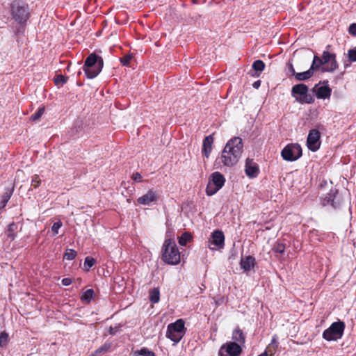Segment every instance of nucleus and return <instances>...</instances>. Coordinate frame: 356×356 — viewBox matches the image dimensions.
Returning <instances> with one entry per match:
<instances>
[{
    "instance_id": "4468645a",
    "label": "nucleus",
    "mask_w": 356,
    "mask_h": 356,
    "mask_svg": "<svg viewBox=\"0 0 356 356\" xmlns=\"http://www.w3.org/2000/svg\"><path fill=\"white\" fill-rule=\"evenodd\" d=\"M321 133L318 129H313L309 132L307 138V145L312 152H316L321 145Z\"/></svg>"
},
{
    "instance_id": "ea45409f",
    "label": "nucleus",
    "mask_w": 356,
    "mask_h": 356,
    "mask_svg": "<svg viewBox=\"0 0 356 356\" xmlns=\"http://www.w3.org/2000/svg\"><path fill=\"white\" fill-rule=\"evenodd\" d=\"M275 252L282 254L285 250V245L283 243H277L273 249Z\"/></svg>"
},
{
    "instance_id": "9d476101",
    "label": "nucleus",
    "mask_w": 356,
    "mask_h": 356,
    "mask_svg": "<svg viewBox=\"0 0 356 356\" xmlns=\"http://www.w3.org/2000/svg\"><path fill=\"white\" fill-rule=\"evenodd\" d=\"M281 155L285 161H294L302 156V148L298 143L289 144L282 150Z\"/></svg>"
},
{
    "instance_id": "a211bd4d",
    "label": "nucleus",
    "mask_w": 356,
    "mask_h": 356,
    "mask_svg": "<svg viewBox=\"0 0 356 356\" xmlns=\"http://www.w3.org/2000/svg\"><path fill=\"white\" fill-rule=\"evenodd\" d=\"M85 124L83 120L78 119L76 120L73 124L72 128L69 131L70 136L75 139L76 138H79L83 134Z\"/></svg>"
},
{
    "instance_id": "393cba45",
    "label": "nucleus",
    "mask_w": 356,
    "mask_h": 356,
    "mask_svg": "<svg viewBox=\"0 0 356 356\" xmlns=\"http://www.w3.org/2000/svg\"><path fill=\"white\" fill-rule=\"evenodd\" d=\"M17 225L15 222L9 224L7 229V238L11 241H14L17 237L16 229Z\"/></svg>"
},
{
    "instance_id": "2f4dec72",
    "label": "nucleus",
    "mask_w": 356,
    "mask_h": 356,
    "mask_svg": "<svg viewBox=\"0 0 356 356\" xmlns=\"http://www.w3.org/2000/svg\"><path fill=\"white\" fill-rule=\"evenodd\" d=\"M95 259L92 257H86L84 261V267L86 271H89L95 264Z\"/></svg>"
},
{
    "instance_id": "0eeeda50",
    "label": "nucleus",
    "mask_w": 356,
    "mask_h": 356,
    "mask_svg": "<svg viewBox=\"0 0 356 356\" xmlns=\"http://www.w3.org/2000/svg\"><path fill=\"white\" fill-rule=\"evenodd\" d=\"M185 323L181 318L170 323L167 327L166 337L175 343H179L185 333Z\"/></svg>"
},
{
    "instance_id": "79ce46f5",
    "label": "nucleus",
    "mask_w": 356,
    "mask_h": 356,
    "mask_svg": "<svg viewBox=\"0 0 356 356\" xmlns=\"http://www.w3.org/2000/svg\"><path fill=\"white\" fill-rule=\"evenodd\" d=\"M348 32L350 35H356V23H353L349 26Z\"/></svg>"
},
{
    "instance_id": "c756f323",
    "label": "nucleus",
    "mask_w": 356,
    "mask_h": 356,
    "mask_svg": "<svg viewBox=\"0 0 356 356\" xmlns=\"http://www.w3.org/2000/svg\"><path fill=\"white\" fill-rule=\"evenodd\" d=\"M135 356H156L155 353L149 350L147 348H142L140 350H137L134 352Z\"/></svg>"
},
{
    "instance_id": "a878e982",
    "label": "nucleus",
    "mask_w": 356,
    "mask_h": 356,
    "mask_svg": "<svg viewBox=\"0 0 356 356\" xmlns=\"http://www.w3.org/2000/svg\"><path fill=\"white\" fill-rule=\"evenodd\" d=\"M192 239V234L188 232H185L178 238V242L180 245L185 246L188 243L191 242Z\"/></svg>"
},
{
    "instance_id": "9b49d317",
    "label": "nucleus",
    "mask_w": 356,
    "mask_h": 356,
    "mask_svg": "<svg viewBox=\"0 0 356 356\" xmlns=\"http://www.w3.org/2000/svg\"><path fill=\"white\" fill-rule=\"evenodd\" d=\"M243 352L242 347L236 342H226L222 344L218 353V356H240Z\"/></svg>"
},
{
    "instance_id": "f3484780",
    "label": "nucleus",
    "mask_w": 356,
    "mask_h": 356,
    "mask_svg": "<svg viewBox=\"0 0 356 356\" xmlns=\"http://www.w3.org/2000/svg\"><path fill=\"white\" fill-rule=\"evenodd\" d=\"M245 172L249 178H255L259 173V165L253 159L248 158L245 161Z\"/></svg>"
},
{
    "instance_id": "49530a36",
    "label": "nucleus",
    "mask_w": 356,
    "mask_h": 356,
    "mask_svg": "<svg viewBox=\"0 0 356 356\" xmlns=\"http://www.w3.org/2000/svg\"><path fill=\"white\" fill-rule=\"evenodd\" d=\"M261 86V81L260 80H258V81H256L253 83L252 84V86L253 88H256V89H258Z\"/></svg>"
},
{
    "instance_id": "ddd939ff",
    "label": "nucleus",
    "mask_w": 356,
    "mask_h": 356,
    "mask_svg": "<svg viewBox=\"0 0 356 356\" xmlns=\"http://www.w3.org/2000/svg\"><path fill=\"white\" fill-rule=\"evenodd\" d=\"M209 248L211 250H220L225 246V235L221 230L213 231L209 239Z\"/></svg>"
},
{
    "instance_id": "4be33fe9",
    "label": "nucleus",
    "mask_w": 356,
    "mask_h": 356,
    "mask_svg": "<svg viewBox=\"0 0 356 356\" xmlns=\"http://www.w3.org/2000/svg\"><path fill=\"white\" fill-rule=\"evenodd\" d=\"M279 347L278 337L276 334L273 336L270 343L267 346L265 351H268L269 356H274Z\"/></svg>"
},
{
    "instance_id": "7c9ffc66",
    "label": "nucleus",
    "mask_w": 356,
    "mask_h": 356,
    "mask_svg": "<svg viewBox=\"0 0 356 356\" xmlns=\"http://www.w3.org/2000/svg\"><path fill=\"white\" fill-rule=\"evenodd\" d=\"M67 80H68V77L66 76H64L63 74L56 75L55 77L54 78V83L57 86H63V84L67 83Z\"/></svg>"
},
{
    "instance_id": "a18cd8bd",
    "label": "nucleus",
    "mask_w": 356,
    "mask_h": 356,
    "mask_svg": "<svg viewBox=\"0 0 356 356\" xmlns=\"http://www.w3.org/2000/svg\"><path fill=\"white\" fill-rule=\"evenodd\" d=\"M63 285L64 286H69L72 284V280L71 278H68V277H66V278H63L61 281Z\"/></svg>"
},
{
    "instance_id": "bb28decb",
    "label": "nucleus",
    "mask_w": 356,
    "mask_h": 356,
    "mask_svg": "<svg viewBox=\"0 0 356 356\" xmlns=\"http://www.w3.org/2000/svg\"><path fill=\"white\" fill-rule=\"evenodd\" d=\"M95 295L93 289H87L81 296V300L83 302L88 304L91 302Z\"/></svg>"
},
{
    "instance_id": "8fccbe9b",
    "label": "nucleus",
    "mask_w": 356,
    "mask_h": 356,
    "mask_svg": "<svg viewBox=\"0 0 356 356\" xmlns=\"http://www.w3.org/2000/svg\"><path fill=\"white\" fill-rule=\"evenodd\" d=\"M81 74V71H79V72H78V74L79 75V74Z\"/></svg>"
},
{
    "instance_id": "dca6fc26",
    "label": "nucleus",
    "mask_w": 356,
    "mask_h": 356,
    "mask_svg": "<svg viewBox=\"0 0 356 356\" xmlns=\"http://www.w3.org/2000/svg\"><path fill=\"white\" fill-rule=\"evenodd\" d=\"M323 86H318V84H316L312 89V92L315 93L318 99H327L330 98L332 93V89L328 86V81H324L323 82Z\"/></svg>"
},
{
    "instance_id": "f03ea898",
    "label": "nucleus",
    "mask_w": 356,
    "mask_h": 356,
    "mask_svg": "<svg viewBox=\"0 0 356 356\" xmlns=\"http://www.w3.org/2000/svg\"><path fill=\"white\" fill-rule=\"evenodd\" d=\"M243 151L242 139L235 136L229 139L221 152V156L216 160V163H222L224 166L232 168L239 161Z\"/></svg>"
},
{
    "instance_id": "f257e3e1",
    "label": "nucleus",
    "mask_w": 356,
    "mask_h": 356,
    "mask_svg": "<svg viewBox=\"0 0 356 356\" xmlns=\"http://www.w3.org/2000/svg\"><path fill=\"white\" fill-rule=\"evenodd\" d=\"M331 45L328 44L323 51L321 57L314 55L310 68L303 72H296L295 78L296 81H303L313 76L315 72L321 70L322 72H333L339 67L337 61V56L331 52Z\"/></svg>"
},
{
    "instance_id": "7ed1b4c3",
    "label": "nucleus",
    "mask_w": 356,
    "mask_h": 356,
    "mask_svg": "<svg viewBox=\"0 0 356 356\" xmlns=\"http://www.w3.org/2000/svg\"><path fill=\"white\" fill-rule=\"evenodd\" d=\"M9 13L11 19L16 23L13 31L15 35L18 36L23 34L31 17L29 5L21 0H15L10 5Z\"/></svg>"
},
{
    "instance_id": "a19ab883",
    "label": "nucleus",
    "mask_w": 356,
    "mask_h": 356,
    "mask_svg": "<svg viewBox=\"0 0 356 356\" xmlns=\"http://www.w3.org/2000/svg\"><path fill=\"white\" fill-rule=\"evenodd\" d=\"M120 325L115 326V327L110 326L108 328V334L112 336L115 335L116 332L120 330Z\"/></svg>"
},
{
    "instance_id": "c9c22d12",
    "label": "nucleus",
    "mask_w": 356,
    "mask_h": 356,
    "mask_svg": "<svg viewBox=\"0 0 356 356\" xmlns=\"http://www.w3.org/2000/svg\"><path fill=\"white\" fill-rule=\"evenodd\" d=\"M44 108H40L34 114H33L31 117V119L33 121L38 120L44 113Z\"/></svg>"
},
{
    "instance_id": "39448f33",
    "label": "nucleus",
    "mask_w": 356,
    "mask_h": 356,
    "mask_svg": "<svg viewBox=\"0 0 356 356\" xmlns=\"http://www.w3.org/2000/svg\"><path fill=\"white\" fill-rule=\"evenodd\" d=\"M103 67V58L95 53H92L86 58L82 70L86 77L92 79L99 75Z\"/></svg>"
},
{
    "instance_id": "58836bf2",
    "label": "nucleus",
    "mask_w": 356,
    "mask_h": 356,
    "mask_svg": "<svg viewBox=\"0 0 356 356\" xmlns=\"http://www.w3.org/2000/svg\"><path fill=\"white\" fill-rule=\"evenodd\" d=\"M63 222L60 220H58L57 222H55L52 227L51 230L54 233L55 235L58 234L59 229L62 227Z\"/></svg>"
},
{
    "instance_id": "423d86ee",
    "label": "nucleus",
    "mask_w": 356,
    "mask_h": 356,
    "mask_svg": "<svg viewBox=\"0 0 356 356\" xmlns=\"http://www.w3.org/2000/svg\"><path fill=\"white\" fill-rule=\"evenodd\" d=\"M308 87L304 83H298L292 87L291 95L301 104H312L314 102V96L308 92Z\"/></svg>"
},
{
    "instance_id": "aec40b11",
    "label": "nucleus",
    "mask_w": 356,
    "mask_h": 356,
    "mask_svg": "<svg viewBox=\"0 0 356 356\" xmlns=\"http://www.w3.org/2000/svg\"><path fill=\"white\" fill-rule=\"evenodd\" d=\"M214 138L213 135L206 136L202 143V154L206 158H208L212 151V145L213 143Z\"/></svg>"
},
{
    "instance_id": "72a5a7b5",
    "label": "nucleus",
    "mask_w": 356,
    "mask_h": 356,
    "mask_svg": "<svg viewBox=\"0 0 356 356\" xmlns=\"http://www.w3.org/2000/svg\"><path fill=\"white\" fill-rule=\"evenodd\" d=\"M77 255V252L73 249H67L64 254V259L73 260Z\"/></svg>"
},
{
    "instance_id": "09e8293b",
    "label": "nucleus",
    "mask_w": 356,
    "mask_h": 356,
    "mask_svg": "<svg viewBox=\"0 0 356 356\" xmlns=\"http://www.w3.org/2000/svg\"><path fill=\"white\" fill-rule=\"evenodd\" d=\"M77 85H78V86H81L83 85V83H79V82H78V83H77Z\"/></svg>"
},
{
    "instance_id": "c85d7f7f",
    "label": "nucleus",
    "mask_w": 356,
    "mask_h": 356,
    "mask_svg": "<svg viewBox=\"0 0 356 356\" xmlns=\"http://www.w3.org/2000/svg\"><path fill=\"white\" fill-rule=\"evenodd\" d=\"M111 347V343H105L102 346H100L99 348H97L94 353H92V356H98L102 354H104L107 353Z\"/></svg>"
},
{
    "instance_id": "2eb2a0df",
    "label": "nucleus",
    "mask_w": 356,
    "mask_h": 356,
    "mask_svg": "<svg viewBox=\"0 0 356 356\" xmlns=\"http://www.w3.org/2000/svg\"><path fill=\"white\" fill-rule=\"evenodd\" d=\"M159 195L157 192L154 189H149L147 193L137 199V202L139 204L149 206L152 203H155L158 201Z\"/></svg>"
},
{
    "instance_id": "412c9836",
    "label": "nucleus",
    "mask_w": 356,
    "mask_h": 356,
    "mask_svg": "<svg viewBox=\"0 0 356 356\" xmlns=\"http://www.w3.org/2000/svg\"><path fill=\"white\" fill-rule=\"evenodd\" d=\"M232 341L236 342L239 344L241 346H243L245 343V336L242 330H241L238 327H237L235 330H234L232 335Z\"/></svg>"
},
{
    "instance_id": "c03bdc74",
    "label": "nucleus",
    "mask_w": 356,
    "mask_h": 356,
    "mask_svg": "<svg viewBox=\"0 0 356 356\" xmlns=\"http://www.w3.org/2000/svg\"><path fill=\"white\" fill-rule=\"evenodd\" d=\"M287 65H288L289 70V72H290V73H291V74H290L289 76V77H290L291 76H295V75H296V72L295 71V69H294V67H293V64H292V63H289L287 64Z\"/></svg>"
},
{
    "instance_id": "20e7f679",
    "label": "nucleus",
    "mask_w": 356,
    "mask_h": 356,
    "mask_svg": "<svg viewBox=\"0 0 356 356\" xmlns=\"http://www.w3.org/2000/svg\"><path fill=\"white\" fill-rule=\"evenodd\" d=\"M161 258L169 265H177L180 262V252L173 239L165 238L161 248Z\"/></svg>"
},
{
    "instance_id": "4c0bfd02",
    "label": "nucleus",
    "mask_w": 356,
    "mask_h": 356,
    "mask_svg": "<svg viewBox=\"0 0 356 356\" xmlns=\"http://www.w3.org/2000/svg\"><path fill=\"white\" fill-rule=\"evenodd\" d=\"M41 183V179H40L39 175H35L32 177L31 180V186H33L35 188H38Z\"/></svg>"
},
{
    "instance_id": "6ab92c4d",
    "label": "nucleus",
    "mask_w": 356,
    "mask_h": 356,
    "mask_svg": "<svg viewBox=\"0 0 356 356\" xmlns=\"http://www.w3.org/2000/svg\"><path fill=\"white\" fill-rule=\"evenodd\" d=\"M255 265L256 261L253 256L249 255L241 259L240 266L245 273L250 271Z\"/></svg>"
},
{
    "instance_id": "cd10ccee",
    "label": "nucleus",
    "mask_w": 356,
    "mask_h": 356,
    "mask_svg": "<svg viewBox=\"0 0 356 356\" xmlns=\"http://www.w3.org/2000/svg\"><path fill=\"white\" fill-rule=\"evenodd\" d=\"M160 300V291L158 288H154L149 291V300L152 303H157Z\"/></svg>"
},
{
    "instance_id": "1a4fd4ad",
    "label": "nucleus",
    "mask_w": 356,
    "mask_h": 356,
    "mask_svg": "<svg viewBox=\"0 0 356 356\" xmlns=\"http://www.w3.org/2000/svg\"><path fill=\"white\" fill-rule=\"evenodd\" d=\"M225 182V177L220 172H213L209 177V183L206 188V193L209 196L216 194L222 188Z\"/></svg>"
},
{
    "instance_id": "37998d69",
    "label": "nucleus",
    "mask_w": 356,
    "mask_h": 356,
    "mask_svg": "<svg viewBox=\"0 0 356 356\" xmlns=\"http://www.w3.org/2000/svg\"><path fill=\"white\" fill-rule=\"evenodd\" d=\"M132 179L136 182L142 181V176L139 172H134L131 177Z\"/></svg>"
},
{
    "instance_id": "473e14b6",
    "label": "nucleus",
    "mask_w": 356,
    "mask_h": 356,
    "mask_svg": "<svg viewBox=\"0 0 356 356\" xmlns=\"http://www.w3.org/2000/svg\"><path fill=\"white\" fill-rule=\"evenodd\" d=\"M9 341V335L6 332L3 331L0 334V347L6 346Z\"/></svg>"
},
{
    "instance_id": "de8ad7c7",
    "label": "nucleus",
    "mask_w": 356,
    "mask_h": 356,
    "mask_svg": "<svg viewBox=\"0 0 356 356\" xmlns=\"http://www.w3.org/2000/svg\"><path fill=\"white\" fill-rule=\"evenodd\" d=\"M258 356H269L268 351H264V353L259 355Z\"/></svg>"
},
{
    "instance_id": "e433bc0d",
    "label": "nucleus",
    "mask_w": 356,
    "mask_h": 356,
    "mask_svg": "<svg viewBox=\"0 0 356 356\" xmlns=\"http://www.w3.org/2000/svg\"><path fill=\"white\" fill-rule=\"evenodd\" d=\"M348 56L350 62H356V47L348 50Z\"/></svg>"
},
{
    "instance_id": "5701e85b",
    "label": "nucleus",
    "mask_w": 356,
    "mask_h": 356,
    "mask_svg": "<svg viewBox=\"0 0 356 356\" xmlns=\"http://www.w3.org/2000/svg\"><path fill=\"white\" fill-rule=\"evenodd\" d=\"M14 191V186H12L10 188H6L5 190V192L1 196V200L0 201V209H3L9 200L10 199Z\"/></svg>"
},
{
    "instance_id": "f704fd0d",
    "label": "nucleus",
    "mask_w": 356,
    "mask_h": 356,
    "mask_svg": "<svg viewBox=\"0 0 356 356\" xmlns=\"http://www.w3.org/2000/svg\"><path fill=\"white\" fill-rule=\"evenodd\" d=\"M132 58L133 56L131 54H126L124 56L120 58V61L123 66L128 67L129 66L130 61Z\"/></svg>"
},
{
    "instance_id": "b1692460",
    "label": "nucleus",
    "mask_w": 356,
    "mask_h": 356,
    "mask_svg": "<svg viewBox=\"0 0 356 356\" xmlns=\"http://www.w3.org/2000/svg\"><path fill=\"white\" fill-rule=\"evenodd\" d=\"M265 67L266 65L261 60H257L254 61L252 65V68L255 71V74L252 76L256 77L259 76L261 73L264 70Z\"/></svg>"
},
{
    "instance_id": "6e6552de",
    "label": "nucleus",
    "mask_w": 356,
    "mask_h": 356,
    "mask_svg": "<svg viewBox=\"0 0 356 356\" xmlns=\"http://www.w3.org/2000/svg\"><path fill=\"white\" fill-rule=\"evenodd\" d=\"M346 327L343 321H338L334 322L323 332V338L326 341H337L340 339L344 332Z\"/></svg>"
},
{
    "instance_id": "f8f14e48",
    "label": "nucleus",
    "mask_w": 356,
    "mask_h": 356,
    "mask_svg": "<svg viewBox=\"0 0 356 356\" xmlns=\"http://www.w3.org/2000/svg\"><path fill=\"white\" fill-rule=\"evenodd\" d=\"M343 203V199L336 188H332L323 199V204L331 205L334 209H339Z\"/></svg>"
}]
</instances>
